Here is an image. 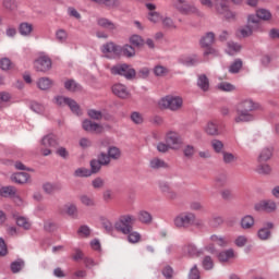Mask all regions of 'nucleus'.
Returning a JSON list of instances; mask_svg holds the SVG:
<instances>
[{
  "instance_id": "f257e3e1",
  "label": "nucleus",
  "mask_w": 279,
  "mask_h": 279,
  "mask_svg": "<svg viewBox=\"0 0 279 279\" xmlns=\"http://www.w3.org/2000/svg\"><path fill=\"white\" fill-rule=\"evenodd\" d=\"M260 105L252 99H244L235 106V123H250L254 121V110H258Z\"/></svg>"
},
{
  "instance_id": "f03ea898",
  "label": "nucleus",
  "mask_w": 279,
  "mask_h": 279,
  "mask_svg": "<svg viewBox=\"0 0 279 279\" xmlns=\"http://www.w3.org/2000/svg\"><path fill=\"white\" fill-rule=\"evenodd\" d=\"M134 223H136V217L132 215H122L114 222V230L121 234H130L134 230Z\"/></svg>"
},
{
  "instance_id": "7ed1b4c3",
  "label": "nucleus",
  "mask_w": 279,
  "mask_h": 279,
  "mask_svg": "<svg viewBox=\"0 0 279 279\" xmlns=\"http://www.w3.org/2000/svg\"><path fill=\"white\" fill-rule=\"evenodd\" d=\"M111 75H119L125 77L129 82L136 78V70L132 68V64L118 63L110 68Z\"/></svg>"
},
{
  "instance_id": "20e7f679",
  "label": "nucleus",
  "mask_w": 279,
  "mask_h": 279,
  "mask_svg": "<svg viewBox=\"0 0 279 279\" xmlns=\"http://www.w3.org/2000/svg\"><path fill=\"white\" fill-rule=\"evenodd\" d=\"M182 104L183 100L180 96L168 95L159 100L158 106L163 110H171L172 112H175V110H180V108H182Z\"/></svg>"
},
{
  "instance_id": "39448f33",
  "label": "nucleus",
  "mask_w": 279,
  "mask_h": 279,
  "mask_svg": "<svg viewBox=\"0 0 279 279\" xmlns=\"http://www.w3.org/2000/svg\"><path fill=\"white\" fill-rule=\"evenodd\" d=\"M53 101L60 108H64V106H68L71 112H73V114H76L77 117L82 114V109L80 108V105L73 98L54 96Z\"/></svg>"
},
{
  "instance_id": "423d86ee",
  "label": "nucleus",
  "mask_w": 279,
  "mask_h": 279,
  "mask_svg": "<svg viewBox=\"0 0 279 279\" xmlns=\"http://www.w3.org/2000/svg\"><path fill=\"white\" fill-rule=\"evenodd\" d=\"M193 221H195V214L185 211L178 215L174 218L173 223L179 230H189V228L193 226Z\"/></svg>"
},
{
  "instance_id": "0eeeda50",
  "label": "nucleus",
  "mask_w": 279,
  "mask_h": 279,
  "mask_svg": "<svg viewBox=\"0 0 279 279\" xmlns=\"http://www.w3.org/2000/svg\"><path fill=\"white\" fill-rule=\"evenodd\" d=\"M101 53H104L105 58L108 60H112V58H121V46L117 45L114 41H107L100 47Z\"/></svg>"
},
{
  "instance_id": "6e6552de",
  "label": "nucleus",
  "mask_w": 279,
  "mask_h": 279,
  "mask_svg": "<svg viewBox=\"0 0 279 279\" xmlns=\"http://www.w3.org/2000/svg\"><path fill=\"white\" fill-rule=\"evenodd\" d=\"M165 142L169 145L170 149L173 151H178L182 149V145H184V141L182 140V136L180 133L175 131H169L166 133Z\"/></svg>"
},
{
  "instance_id": "1a4fd4ad",
  "label": "nucleus",
  "mask_w": 279,
  "mask_h": 279,
  "mask_svg": "<svg viewBox=\"0 0 279 279\" xmlns=\"http://www.w3.org/2000/svg\"><path fill=\"white\" fill-rule=\"evenodd\" d=\"M199 43H201V47L206 49L203 52V56L205 58L206 56H217V50L213 48V44L215 43V33L213 32L206 33V35L201 38Z\"/></svg>"
},
{
  "instance_id": "9d476101",
  "label": "nucleus",
  "mask_w": 279,
  "mask_h": 279,
  "mask_svg": "<svg viewBox=\"0 0 279 279\" xmlns=\"http://www.w3.org/2000/svg\"><path fill=\"white\" fill-rule=\"evenodd\" d=\"M41 145L44 148H41L43 156H50L51 154V147H58L60 143L58 142V138L53 134L46 135L41 138Z\"/></svg>"
},
{
  "instance_id": "9b49d317",
  "label": "nucleus",
  "mask_w": 279,
  "mask_h": 279,
  "mask_svg": "<svg viewBox=\"0 0 279 279\" xmlns=\"http://www.w3.org/2000/svg\"><path fill=\"white\" fill-rule=\"evenodd\" d=\"M174 8L179 10V12H182V14H197L198 16H202V13L195 5L189 4L186 0H174Z\"/></svg>"
},
{
  "instance_id": "f8f14e48",
  "label": "nucleus",
  "mask_w": 279,
  "mask_h": 279,
  "mask_svg": "<svg viewBox=\"0 0 279 279\" xmlns=\"http://www.w3.org/2000/svg\"><path fill=\"white\" fill-rule=\"evenodd\" d=\"M277 208H278V206L276 205V202H274L271 199L260 201V202L256 203L254 206V209L257 213H275V210Z\"/></svg>"
},
{
  "instance_id": "ddd939ff",
  "label": "nucleus",
  "mask_w": 279,
  "mask_h": 279,
  "mask_svg": "<svg viewBox=\"0 0 279 279\" xmlns=\"http://www.w3.org/2000/svg\"><path fill=\"white\" fill-rule=\"evenodd\" d=\"M35 70L39 73H47L51 70V59L47 56L39 57L34 62Z\"/></svg>"
},
{
  "instance_id": "4468645a",
  "label": "nucleus",
  "mask_w": 279,
  "mask_h": 279,
  "mask_svg": "<svg viewBox=\"0 0 279 279\" xmlns=\"http://www.w3.org/2000/svg\"><path fill=\"white\" fill-rule=\"evenodd\" d=\"M0 197H4L7 199H21V196H19V190H16L14 185L1 186Z\"/></svg>"
},
{
  "instance_id": "2eb2a0df",
  "label": "nucleus",
  "mask_w": 279,
  "mask_h": 279,
  "mask_svg": "<svg viewBox=\"0 0 279 279\" xmlns=\"http://www.w3.org/2000/svg\"><path fill=\"white\" fill-rule=\"evenodd\" d=\"M216 11L218 14H221L227 20L234 19V14L232 11H230V7H228V2H216Z\"/></svg>"
},
{
  "instance_id": "dca6fc26",
  "label": "nucleus",
  "mask_w": 279,
  "mask_h": 279,
  "mask_svg": "<svg viewBox=\"0 0 279 279\" xmlns=\"http://www.w3.org/2000/svg\"><path fill=\"white\" fill-rule=\"evenodd\" d=\"M274 222H266L263 228L257 231V236L260 241H269L271 239V230Z\"/></svg>"
},
{
  "instance_id": "f3484780",
  "label": "nucleus",
  "mask_w": 279,
  "mask_h": 279,
  "mask_svg": "<svg viewBox=\"0 0 279 279\" xmlns=\"http://www.w3.org/2000/svg\"><path fill=\"white\" fill-rule=\"evenodd\" d=\"M111 90L113 95L120 99H128V97H130V90H128V87L121 83L114 84L111 87Z\"/></svg>"
},
{
  "instance_id": "a211bd4d",
  "label": "nucleus",
  "mask_w": 279,
  "mask_h": 279,
  "mask_svg": "<svg viewBox=\"0 0 279 279\" xmlns=\"http://www.w3.org/2000/svg\"><path fill=\"white\" fill-rule=\"evenodd\" d=\"M82 125L85 132H96L97 134H101V132H104V126H101V124L90 120H84Z\"/></svg>"
},
{
  "instance_id": "6ab92c4d",
  "label": "nucleus",
  "mask_w": 279,
  "mask_h": 279,
  "mask_svg": "<svg viewBox=\"0 0 279 279\" xmlns=\"http://www.w3.org/2000/svg\"><path fill=\"white\" fill-rule=\"evenodd\" d=\"M217 258L219 263H230L232 258H236V253H234V248H228L219 252Z\"/></svg>"
},
{
  "instance_id": "aec40b11",
  "label": "nucleus",
  "mask_w": 279,
  "mask_h": 279,
  "mask_svg": "<svg viewBox=\"0 0 279 279\" xmlns=\"http://www.w3.org/2000/svg\"><path fill=\"white\" fill-rule=\"evenodd\" d=\"M179 62L180 64H183V66H197V64H201L202 59H199L197 54H191L181 58Z\"/></svg>"
},
{
  "instance_id": "412c9836",
  "label": "nucleus",
  "mask_w": 279,
  "mask_h": 279,
  "mask_svg": "<svg viewBox=\"0 0 279 279\" xmlns=\"http://www.w3.org/2000/svg\"><path fill=\"white\" fill-rule=\"evenodd\" d=\"M246 25L251 27L253 32H260L263 29L260 21L256 14H250L247 16Z\"/></svg>"
},
{
  "instance_id": "4be33fe9",
  "label": "nucleus",
  "mask_w": 279,
  "mask_h": 279,
  "mask_svg": "<svg viewBox=\"0 0 279 279\" xmlns=\"http://www.w3.org/2000/svg\"><path fill=\"white\" fill-rule=\"evenodd\" d=\"M29 180V173L27 172H16L11 175V181L15 184H27Z\"/></svg>"
},
{
  "instance_id": "5701e85b",
  "label": "nucleus",
  "mask_w": 279,
  "mask_h": 279,
  "mask_svg": "<svg viewBox=\"0 0 279 279\" xmlns=\"http://www.w3.org/2000/svg\"><path fill=\"white\" fill-rule=\"evenodd\" d=\"M209 228L217 230L221 228V225L225 223L223 217L219 215H213L207 221Z\"/></svg>"
},
{
  "instance_id": "b1692460",
  "label": "nucleus",
  "mask_w": 279,
  "mask_h": 279,
  "mask_svg": "<svg viewBox=\"0 0 279 279\" xmlns=\"http://www.w3.org/2000/svg\"><path fill=\"white\" fill-rule=\"evenodd\" d=\"M184 252L190 256L191 258H197L204 254V251L198 250L195 244H187L184 247Z\"/></svg>"
},
{
  "instance_id": "393cba45",
  "label": "nucleus",
  "mask_w": 279,
  "mask_h": 279,
  "mask_svg": "<svg viewBox=\"0 0 279 279\" xmlns=\"http://www.w3.org/2000/svg\"><path fill=\"white\" fill-rule=\"evenodd\" d=\"M134 58L136 56V49L132 45L120 46V57Z\"/></svg>"
},
{
  "instance_id": "a878e982",
  "label": "nucleus",
  "mask_w": 279,
  "mask_h": 279,
  "mask_svg": "<svg viewBox=\"0 0 279 279\" xmlns=\"http://www.w3.org/2000/svg\"><path fill=\"white\" fill-rule=\"evenodd\" d=\"M209 240L211 243H216L219 247H228V245H230V241L226 236L213 234Z\"/></svg>"
},
{
  "instance_id": "bb28decb",
  "label": "nucleus",
  "mask_w": 279,
  "mask_h": 279,
  "mask_svg": "<svg viewBox=\"0 0 279 279\" xmlns=\"http://www.w3.org/2000/svg\"><path fill=\"white\" fill-rule=\"evenodd\" d=\"M10 269L12 274H20V271H23V269H25V259L17 258L16 260L12 262L10 264Z\"/></svg>"
},
{
  "instance_id": "cd10ccee",
  "label": "nucleus",
  "mask_w": 279,
  "mask_h": 279,
  "mask_svg": "<svg viewBox=\"0 0 279 279\" xmlns=\"http://www.w3.org/2000/svg\"><path fill=\"white\" fill-rule=\"evenodd\" d=\"M53 86V81L49 77H40L37 81V88L39 90H49Z\"/></svg>"
},
{
  "instance_id": "c85d7f7f",
  "label": "nucleus",
  "mask_w": 279,
  "mask_h": 279,
  "mask_svg": "<svg viewBox=\"0 0 279 279\" xmlns=\"http://www.w3.org/2000/svg\"><path fill=\"white\" fill-rule=\"evenodd\" d=\"M34 32V25L27 22H23L19 25V33L21 36H32Z\"/></svg>"
},
{
  "instance_id": "c756f323",
  "label": "nucleus",
  "mask_w": 279,
  "mask_h": 279,
  "mask_svg": "<svg viewBox=\"0 0 279 279\" xmlns=\"http://www.w3.org/2000/svg\"><path fill=\"white\" fill-rule=\"evenodd\" d=\"M97 25H99V27H102V29H109L110 32H113V29H117V25L113 24L112 21L106 17H99L97 20Z\"/></svg>"
},
{
  "instance_id": "7c9ffc66",
  "label": "nucleus",
  "mask_w": 279,
  "mask_h": 279,
  "mask_svg": "<svg viewBox=\"0 0 279 279\" xmlns=\"http://www.w3.org/2000/svg\"><path fill=\"white\" fill-rule=\"evenodd\" d=\"M241 49H243V47L239 43L229 41L227 44L226 52L229 56H236V53H239L241 51Z\"/></svg>"
},
{
  "instance_id": "2f4dec72",
  "label": "nucleus",
  "mask_w": 279,
  "mask_h": 279,
  "mask_svg": "<svg viewBox=\"0 0 279 279\" xmlns=\"http://www.w3.org/2000/svg\"><path fill=\"white\" fill-rule=\"evenodd\" d=\"M197 86L201 88V90H204V93L210 88V81L206 74L198 75Z\"/></svg>"
},
{
  "instance_id": "473e14b6",
  "label": "nucleus",
  "mask_w": 279,
  "mask_h": 279,
  "mask_svg": "<svg viewBox=\"0 0 279 279\" xmlns=\"http://www.w3.org/2000/svg\"><path fill=\"white\" fill-rule=\"evenodd\" d=\"M149 167L150 169H167L169 167V165H167V162H165V160L160 159V158H153L149 161Z\"/></svg>"
},
{
  "instance_id": "72a5a7b5",
  "label": "nucleus",
  "mask_w": 279,
  "mask_h": 279,
  "mask_svg": "<svg viewBox=\"0 0 279 279\" xmlns=\"http://www.w3.org/2000/svg\"><path fill=\"white\" fill-rule=\"evenodd\" d=\"M98 5H105L106 8H119L121 5V0H92Z\"/></svg>"
},
{
  "instance_id": "f704fd0d",
  "label": "nucleus",
  "mask_w": 279,
  "mask_h": 279,
  "mask_svg": "<svg viewBox=\"0 0 279 279\" xmlns=\"http://www.w3.org/2000/svg\"><path fill=\"white\" fill-rule=\"evenodd\" d=\"M240 226L243 230L254 228V217L246 215L241 219Z\"/></svg>"
},
{
  "instance_id": "c9c22d12",
  "label": "nucleus",
  "mask_w": 279,
  "mask_h": 279,
  "mask_svg": "<svg viewBox=\"0 0 279 279\" xmlns=\"http://www.w3.org/2000/svg\"><path fill=\"white\" fill-rule=\"evenodd\" d=\"M138 221L141 223H146L147 226L154 221V217H151V214L147 210H141L138 213Z\"/></svg>"
},
{
  "instance_id": "e433bc0d",
  "label": "nucleus",
  "mask_w": 279,
  "mask_h": 279,
  "mask_svg": "<svg viewBox=\"0 0 279 279\" xmlns=\"http://www.w3.org/2000/svg\"><path fill=\"white\" fill-rule=\"evenodd\" d=\"M271 156H274V150L266 147L260 151L258 156V162H267V160L271 159Z\"/></svg>"
},
{
  "instance_id": "4c0bfd02",
  "label": "nucleus",
  "mask_w": 279,
  "mask_h": 279,
  "mask_svg": "<svg viewBox=\"0 0 279 279\" xmlns=\"http://www.w3.org/2000/svg\"><path fill=\"white\" fill-rule=\"evenodd\" d=\"M64 88L66 90H71L72 93H75L77 90H82V85H80V83L75 82V80H68L64 83Z\"/></svg>"
},
{
  "instance_id": "58836bf2",
  "label": "nucleus",
  "mask_w": 279,
  "mask_h": 279,
  "mask_svg": "<svg viewBox=\"0 0 279 279\" xmlns=\"http://www.w3.org/2000/svg\"><path fill=\"white\" fill-rule=\"evenodd\" d=\"M80 202H81V204H83V206H87V208H93V207L97 206L95 198H93L86 194H83L80 196Z\"/></svg>"
},
{
  "instance_id": "ea45409f",
  "label": "nucleus",
  "mask_w": 279,
  "mask_h": 279,
  "mask_svg": "<svg viewBox=\"0 0 279 279\" xmlns=\"http://www.w3.org/2000/svg\"><path fill=\"white\" fill-rule=\"evenodd\" d=\"M56 40H58L61 45H64L66 40H69V33L64 28H59L56 31Z\"/></svg>"
},
{
  "instance_id": "a19ab883",
  "label": "nucleus",
  "mask_w": 279,
  "mask_h": 279,
  "mask_svg": "<svg viewBox=\"0 0 279 279\" xmlns=\"http://www.w3.org/2000/svg\"><path fill=\"white\" fill-rule=\"evenodd\" d=\"M255 15L259 21H271V11L267 9H258Z\"/></svg>"
},
{
  "instance_id": "79ce46f5",
  "label": "nucleus",
  "mask_w": 279,
  "mask_h": 279,
  "mask_svg": "<svg viewBox=\"0 0 279 279\" xmlns=\"http://www.w3.org/2000/svg\"><path fill=\"white\" fill-rule=\"evenodd\" d=\"M15 220L16 226H19V228H23V230H29V228H32V222H29V220L23 216L15 217Z\"/></svg>"
},
{
  "instance_id": "37998d69",
  "label": "nucleus",
  "mask_w": 279,
  "mask_h": 279,
  "mask_svg": "<svg viewBox=\"0 0 279 279\" xmlns=\"http://www.w3.org/2000/svg\"><path fill=\"white\" fill-rule=\"evenodd\" d=\"M107 155L109 156V159L119 160V158H121V149L117 146H109Z\"/></svg>"
},
{
  "instance_id": "c03bdc74",
  "label": "nucleus",
  "mask_w": 279,
  "mask_h": 279,
  "mask_svg": "<svg viewBox=\"0 0 279 279\" xmlns=\"http://www.w3.org/2000/svg\"><path fill=\"white\" fill-rule=\"evenodd\" d=\"M205 131L209 136H217V134H219V126L215 122H208Z\"/></svg>"
},
{
  "instance_id": "a18cd8bd",
  "label": "nucleus",
  "mask_w": 279,
  "mask_h": 279,
  "mask_svg": "<svg viewBox=\"0 0 279 279\" xmlns=\"http://www.w3.org/2000/svg\"><path fill=\"white\" fill-rule=\"evenodd\" d=\"M218 90H222V93H232L236 90V87L228 82H222L217 85Z\"/></svg>"
},
{
  "instance_id": "49530a36",
  "label": "nucleus",
  "mask_w": 279,
  "mask_h": 279,
  "mask_svg": "<svg viewBox=\"0 0 279 279\" xmlns=\"http://www.w3.org/2000/svg\"><path fill=\"white\" fill-rule=\"evenodd\" d=\"M130 119L135 125H143L145 119L143 118L142 113L138 111L131 112Z\"/></svg>"
},
{
  "instance_id": "de8ad7c7",
  "label": "nucleus",
  "mask_w": 279,
  "mask_h": 279,
  "mask_svg": "<svg viewBox=\"0 0 279 279\" xmlns=\"http://www.w3.org/2000/svg\"><path fill=\"white\" fill-rule=\"evenodd\" d=\"M241 69H243V61L241 59H235L229 66V73H239Z\"/></svg>"
},
{
  "instance_id": "09e8293b",
  "label": "nucleus",
  "mask_w": 279,
  "mask_h": 279,
  "mask_svg": "<svg viewBox=\"0 0 279 279\" xmlns=\"http://www.w3.org/2000/svg\"><path fill=\"white\" fill-rule=\"evenodd\" d=\"M93 175V172L86 168H77L74 171V178H90Z\"/></svg>"
},
{
  "instance_id": "8fccbe9b",
  "label": "nucleus",
  "mask_w": 279,
  "mask_h": 279,
  "mask_svg": "<svg viewBox=\"0 0 279 279\" xmlns=\"http://www.w3.org/2000/svg\"><path fill=\"white\" fill-rule=\"evenodd\" d=\"M124 234L128 236L129 243H138V241H141V233L134 231V229H132L130 233Z\"/></svg>"
},
{
  "instance_id": "3c124183",
  "label": "nucleus",
  "mask_w": 279,
  "mask_h": 279,
  "mask_svg": "<svg viewBox=\"0 0 279 279\" xmlns=\"http://www.w3.org/2000/svg\"><path fill=\"white\" fill-rule=\"evenodd\" d=\"M101 226L104 230L107 232V234H112V232H114L116 230L114 225H112V221H110L109 219H102Z\"/></svg>"
},
{
  "instance_id": "603ef678",
  "label": "nucleus",
  "mask_w": 279,
  "mask_h": 279,
  "mask_svg": "<svg viewBox=\"0 0 279 279\" xmlns=\"http://www.w3.org/2000/svg\"><path fill=\"white\" fill-rule=\"evenodd\" d=\"M130 44L133 45V47H143L145 45V40H143V37L140 35H133L130 37Z\"/></svg>"
},
{
  "instance_id": "864d4df0",
  "label": "nucleus",
  "mask_w": 279,
  "mask_h": 279,
  "mask_svg": "<svg viewBox=\"0 0 279 279\" xmlns=\"http://www.w3.org/2000/svg\"><path fill=\"white\" fill-rule=\"evenodd\" d=\"M222 160L225 165H232V162H236V156L232 153L222 151Z\"/></svg>"
},
{
  "instance_id": "5fc2aeb1",
  "label": "nucleus",
  "mask_w": 279,
  "mask_h": 279,
  "mask_svg": "<svg viewBox=\"0 0 279 279\" xmlns=\"http://www.w3.org/2000/svg\"><path fill=\"white\" fill-rule=\"evenodd\" d=\"M227 182H228V177H226V174H219L215 180V187L221 189L226 186Z\"/></svg>"
},
{
  "instance_id": "6e6d98bb",
  "label": "nucleus",
  "mask_w": 279,
  "mask_h": 279,
  "mask_svg": "<svg viewBox=\"0 0 279 279\" xmlns=\"http://www.w3.org/2000/svg\"><path fill=\"white\" fill-rule=\"evenodd\" d=\"M211 147L216 154H223V142L219 140L211 141Z\"/></svg>"
},
{
  "instance_id": "4d7b16f0",
  "label": "nucleus",
  "mask_w": 279,
  "mask_h": 279,
  "mask_svg": "<svg viewBox=\"0 0 279 279\" xmlns=\"http://www.w3.org/2000/svg\"><path fill=\"white\" fill-rule=\"evenodd\" d=\"M101 167H104L97 159H93L90 161V173H99L101 171Z\"/></svg>"
},
{
  "instance_id": "13d9d810",
  "label": "nucleus",
  "mask_w": 279,
  "mask_h": 279,
  "mask_svg": "<svg viewBox=\"0 0 279 279\" xmlns=\"http://www.w3.org/2000/svg\"><path fill=\"white\" fill-rule=\"evenodd\" d=\"M77 234L80 236H84L85 239H88V236H90V227L86 225L81 226L77 230Z\"/></svg>"
},
{
  "instance_id": "bf43d9fd",
  "label": "nucleus",
  "mask_w": 279,
  "mask_h": 279,
  "mask_svg": "<svg viewBox=\"0 0 279 279\" xmlns=\"http://www.w3.org/2000/svg\"><path fill=\"white\" fill-rule=\"evenodd\" d=\"M148 21H150V23H160V21H162V15H160L159 12L150 11L148 13Z\"/></svg>"
},
{
  "instance_id": "052dcab7",
  "label": "nucleus",
  "mask_w": 279,
  "mask_h": 279,
  "mask_svg": "<svg viewBox=\"0 0 279 279\" xmlns=\"http://www.w3.org/2000/svg\"><path fill=\"white\" fill-rule=\"evenodd\" d=\"M183 156L189 159L193 158L195 156V146L186 145L183 149Z\"/></svg>"
},
{
  "instance_id": "680f3d73",
  "label": "nucleus",
  "mask_w": 279,
  "mask_h": 279,
  "mask_svg": "<svg viewBox=\"0 0 279 279\" xmlns=\"http://www.w3.org/2000/svg\"><path fill=\"white\" fill-rule=\"evenodd\" d=\"M215 267V263L213 262V257L205 256L203 259V268L206 269V271H210Z\"/></svg>"
},
{
  "instance_id": "e2e57ef3",
  "label": "nucleus",
  "mask_w": 279,
  "mask_h": 279,
  "mask_svg": "<svg viewBox=\"0 0 279 279\" xmlns=\"http://www.w3.org/2000/svg\"><path fill=\"white\" fill-rule=\"evenodd\" d=\"M98 159H96L102 167L108 166V163L110 162V157L108 154L106 153H100L97 157Z\"/></svg>"
},
{
  "instance_id": "0e129e2a",
  "label": "nucleus",
  "mask_w": 279,
  "mask_h": 279,
  "mask_svg": "<svg viewBox=\"0 0 279 279\" xmlns=\"http://www.w3.org/2000/svg\"><path fill=\"white\" fill-rule=\"evenodd\" d=\"M167 73H169V70H167V68L162 65H157L154 68V74L156 75V77H162L167 75Z\"/></svg>"
},
{
  "instance_id": "69168bd1",
  "label": "nucleus",
  "mask_w": 279,
  "mask_h": 279,
  "mask_svg": "<svg viewBox=\"0 0 279 279\" xmlns=\"http://www.w3.org/2000/svg\"><path fill=\"white\" fill-rule=\"evenodd\" d=\"M255 31H253L248 25L246 24L244 27L240 29V34L242 38H250L254 34Z\"/></svg>"
},
{
  "instance_id": "338daca9",
  "label": "nucleus",
  "mask_w": 279,
  "mask_h": 279,
  "mask_svg": "<svg viewBox=\"0 0 279 279\" xmlns=\"http://www.w3.org/2000/svg\"><path fill=\"white\" fill-rule=\"evenodd\" d=\"M66 215L73 218H77V206L74 204L66 206Z\"/></svg>"
},
{
  "instance_id": "774afa93",
  "label": "nucleus",
  "mask_w": 279,
  "mask_h": 279,
  "mask_svg": "<svg viewBox=\"0 0 279 279\" xmlns=\"http://www.w3.org/2000/svg\"><path fill=\"white\" fill-rule=\"evenodd\" d=\"M199 269H197V265H194L189 274V279H199Z\"/></svg>"
}]
</instances>
